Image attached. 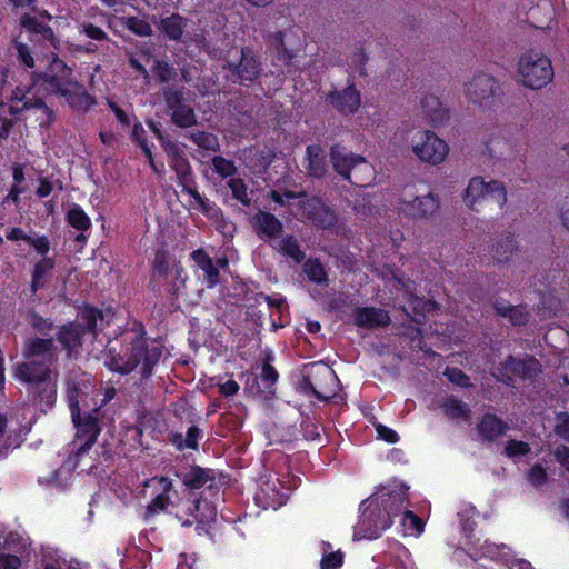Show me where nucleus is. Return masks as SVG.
<instances>
[{
    "label": "nucleus",
    "instance_id": "nucleus-1",
    "mask_svg": "<svg viewBox=\"0 0 569 569\" xmlns=\"http://www.w3.org/2000/svg\"><path fill=\"white\" fill-rule=\"evenodd\" d=\"M409 487L399 480L381 485L361 501L359 520L355 526L353 538L373 540L389 529L396 517H400L405 535L420 536L425 522L420 517L406 508Z\"/></svg>",
    "mask_w": 569,
    "mask_h": 569
},
{
    "label": "nucleus",
    "instance_id": "nucleus-2",
    "mask_svg": "<svg viewBox=\"0 0 569 569\" xmlns=\"http://www.w3.org/2000/svg\"><path fill=\"white\" fill-rule=\"evenodd\" d=\"M23 361L14 367V377L28 386L29 392L51 407L57 398L59 349L53 338L30 337L22 348Z\"/></svg>",
    "mask_w": 569,
    "mask_h": 569
},
{
    "label": "nucleus",
    "instance_id": "nucleus-3",
    "mask_svg": "<svg viewBox=\"0 0 569 569\" xmlns=\"http://www.w3.org/2000/svg\"><path fill=\"white\" fill-rule=\"evenodd\" d=\"M106 366L113 372L128 375L140 366L142 378L151 376L153 367L162 356L158 346L149 347L139 332H126L119 340L109 341Z\"/></svg>",
    "mask_w": 569,
    "mask_h": 569
},
{
    "label": "nucleus",
    "instance_id": "nucleus-4",
    "mask_svg": "<svg viewBox=\"0 0 569 569\" xmlns=\"http://www.w3.org/2000/svg\"><path fill=\"white\" fill-rule=\"evenodd\" d=\"M47 90L66 98L71 108L86 112L94 103V99L84 87L72 78V70L61 59L54 57L49 71L42 76Z\"/></svg>",
    "mask_w": 569,
    "mask_h": 569
},
{
    "label": "nucleus",
    "instance_id": "nucleus-5",
    "mask_svg": "<svg viewBox=\"0 0 569 569\" xmlns=\"http://www.w3.org/2000/svg\"><path fill=\"white\" fill-rule=\"evenodd\" d=\"M330 161L335 171L350 183L365 187L370 182L373 169L365 157L337 143L330 148Z\"/></svg>",
    "mask_w": 569,
    "mask_h": 569
},
{
    "label": "nucleus",
    "instance_id": "nucleus-6",
    "mask_svg": "<svg viewBox=\"0 0 569 569\" xmlns=\"http://www.w3.org/2000/svg\"><path fill=\"white\" fill-rule=\"evenodd\" d=\"M469 557L476 562V569H533L525 559H516L506 545L485 541L471 547Z\"/></svg>",
    "mask_w": 569,
    "mask_h": 569
},
{
    "label": "nucleus",
    "instance_id": "nucleus-7",
    "mask_svg": "<svg viewBox=\"0 0 569 569\" xmlns=\"http://www.w3.org/2000/svg\"><path fill=\"white\" fill-rule=\"evenodd\" d=\"M102 320V312L92 307H86L77 321L64 325L57 333V339L67 351L68 357L79 353L86 333H94L97 321Z\"/></svg>",
    "mask_w": 569,
    "mask_h": 569
},
{
    "label": "nucleus",
    "instance_id": "nucleus-8",
    "mask_svg": "<svg viewBox=\"0 0 569 569\" xmlns=\"http://www.w3.org/2000/svg\"><path fill=\"white\" fill-rule=\"evenodd\" d=\"M518 71L522 83L531 89H541L553 78L550 59L535 50H529L520 57Z\"/></svg>",
    "mask_w": 569,
    "mask_h": 569
},
{
    "label": "nucleus",
    "instance_id": "nucleus-9",
    "mask_svg": "<svg viewBox=\"0 0 569 569\" xmlns=\"http://www.w3.org/2000/svg\"><path fill=\"white\" fill-rule=\"evenodd\" d=\"M276 356L269 348H261L257 355V369L259 373L254 379V383H251V396L260 401L272 400L276 396L277 382L279 379L278 371L276 370L273 362Z\"/></svg>",
    "mask_w": 569,
    "mask_h": 569
},
{
    "label": "nucleus",
    "instance_id": "nucleus-10",
    "mask_svg": "<svg viewBox=\"0 0 569 569\" xmlns=\"http://www.w3.org/2000/svg\"><path fill=\"white\" fill-rule=\"evenodd\" d=\"M463 201L472 210H478V204L489 202L501 209L507 202V192L499 181L486 182L482 178L475 177L465 190Z\"/></svg>",
    "mask_w": 569,
    "mask_h": 569
},
{
    "label": "nucleus",
    "instance_id": "nucleus-11",
    "mask_svg": "<svg viewBox=\"0 0 569 569\" xmlns=\"http://www.w3.org/2000/svg\"><path fill=\"white\" fill-rule=\"evenodd\" d=\"M289 498L288 489L271 473H264L257 480L254 502L262 509L278 510Z\"/></svg>",
    "mask_w": 569,
    "mask_h": 569
},
{
    "label": "nucleus",
    "instance_id": "nucleus-12",
    "mask_svg": "<svg viewBox=\"0 0 569 569\" xmlns=\"http://www.w3.org/2000/svg\"><path fill=\"white\" fill-rule=\"evenodd\" d=\"M541 371L540 362L532 356L515 358L509 356L499 367L495 368L492 375L497 380L507 386H512V376L522 380L531 379Z\"/></svg>",
    "mask_w": 569,
    "mask_h": 569
},
{
    "label": "nucleus",
    "instance_id": "nucleus-13",
    "mask_svg": "<svg viewBox=\"0 0 569 569\" xmlns=\"http://www.w3.org/2000/svg\"><path fill=\"white\" fill-rule=\"evenodd\" d=\"M439 207V199L433 193L426 196H413L403 193L398 199L397 209L398 211L412 219L428 218L432 216Z\"/></svg>",
    "mask_w": 569,
    "mask_h": 569
},
{
    "label": "nucleus",
    "instance_id": "nucleus-14",
    "mask_svg": "<svg viewBox=\"0 0 569 569\" xmlns=\"http://www.w3.org/2000/svg\"><path fill=\"white\" fill-rule=\"evenodd\" d=\"M72 421L76 425L78 431L77 436L79 439H83V442L77 450V456L86 453L92 445L97 441L100 433L99 421L97 417L91 413L81 416L78 403H70Z\"/></svg>",
    "mask_w": 569,
    "mask_h": 569
},
{
    "label": "nucleus",
    "instance_id": "nucleus-15",
    "mask_svg": "<svg viewBox=\"0 0 569 569\" xmlns=\"http://www.w3.org/2000/svg\"><path fill=\"white\" fill-rule=\"evenodd\" d=\"M412 150L420 160L438 164L446 159L449 147L445 140L433 132L425 131L421 134L420 141L413 144Z\"/></svg>",
    "mask_w": 569,
    "mask_h": 569
},
{
    "label": "nucleus",
    "instance_id": "nucleus-16",
    "mask_svg": "<svg viewBox=\"0 0 569 569\" xmlns=\"http://www.w3.org/2000/svg\"><path fill=\"white\" fill-rule=\"evenodd\" d=\"M499 90L498 81L487 72H479L466 84L467 99L477 104H486Z\"/></svg>",
    "mask_w": 569,
    "mask_h": 569
},
{
    "label": "nucleus",
    "instance_id": "nucleus-17",
    "mask_svg": "<svg viewBox=\"0 0 569 569\" xmlns=\"http://www.w3.org/2000/svg\"><path fill=\"white\" fill-rule=\"evenodd\" d=\"M526 22L537 29H550L556 17V7L552 0H526L522 4Z\"/></svg>",
    "mask_w": 569,
    "mask_h": 569
},
{
    "label": "nucleus",
    "instance_id": "nucleus-18",
    "mask_svg": "<svg viewBox=\"0 0 569 569\" xmlns=\"http://www.w3.org/2000/svg\"><path fill=\"white\" fill-rule=\"evenodd\" d=\"M187 515L191 516L193 520L182 519L178 513L176 517L181 520L183 527H191L193 523H197L196 530L201 535V532L206 530V525L214 521L217 511L209 501L194 499L189 502Z\"/></svg>",
    "mask_w": 569,
    "mask_h": 569
},
{
    "label": "nucleus",
    "instance_id": "nucleus-19",
    "mask_svg": "<svg viewBox=\"0 0 569 569\" xmlns=\"http://www.w3.org/2000/svg\"><path fill=\"white\" fill-rule=\"evenodd\" d=\"M148 487L159 488L160 492L149 502L146 508L144 519L149 520L159 512H163L171 503L170 491L173 489L172 481L167 477H153L146 482Z\"/></svg>",
    "mask_w": 569,
    "mask_h": 569
},
{
    "label": "nucleus",
    "instance_id": "nucleus-20",
    "mask_svg": "<svg viewBox=\"0 0 569 569\" xmlns=\"http://www.w3.org/2000/svg\"><path fill=\"white\" fill-rule=\"evenodd\" d=\"M355 326L362 329L385 328L391 319L387 310L377 307H356L352 311Z\"/></svg>",
    "mask_w": 569,
    "mask_h": 569
},
{
    "label": "nucleus",
    "instance_id": "nucleus-21",
    "mask_svg": "<svg viewBox=\"0 0 569 569\" xmlns=\"http://www.w3.org/2000/svg\"><path fill=\"white\" fill-rule=\"evenodd\" d=\"M327 100L342 114L356 113L361 103L360 92L355 88L353 83H349L342 90L331 91Z\"/></svg>",
    "mask_w": 569,
    "mask_h": 569
},
{
    "label": "nucleus",
    "instance_id": "nucleus-22",
    "mask_svg": "<svg viewBox=\"0 0 569 569\" xmlns=\"http://www.w3.org/2000/svg\"><path fill=\"white\" fill-rule=\"evenodd\" d=\"M254 228L262 240L271 242L280 236L283 224L274 214L260 211L254 217Z\"/></svg>",
    "mask_w": 569,
    "mask_h": 569
},
{
    "label": "nucleus",
    "instance_id": "nucleus-23",
    "mask_svg": "<svg viewBox=\"0 0 569 569\" xmlns=\"http://www.w3.org/2000/svg\"><path fill=\"white\" fill-rule=\"evenodd\" d=\"M267 43L268 49L273 54V63L276 66H288L291 62L295 52L287 47L283 32L277 31L270 33L267 38Z\"/></svg>",
    "mask_w": 569,
    "mask_h": 569
},
{
    "label": "nucleus",
    "instance_id": "nucleus-24",
    "mask_svg": "<svg viewBox=\"0 0 569 569\" xmlns=\"http://www.w3.org/2000/svg\"><path fill=\"white\" fill-rule=\"evenodd\" d=\"M306 159L308 161V176L317 179L326 176L328 171L327 156L319 144H311L307 147Z\"/></svg>",
    "mask_w": 569,
    "mask_h": 569
},
{
    "label": "nucleus",
    "instance_id": "nucleus-25",
    "mask_svg": "<svg viewBox=\"0 0 569 569\" xmlns=\"http://www.w3.org/2000/svg\"><path fill=\"white\" fill-rule=\"evenodd\" d=\"M191 258L194 263L203 271L207 287H216L220 282V272L209 254L203 249H197L191 252Z\"/></svg>",
    "mask_w": 569,
    "mask_h": 569
},
{
    "label": "nucleus",
    "instance_id": "nucleus-26",
    "mask_svg": "<svg viewBox=\"0 0 569 569\" xmlns=\"http://www.w3.org/2000/svg\"><path fill=\"white\" fill-rule=\"evenodd\" d=\"M507 428V423L492 413H486L477 426L478 433L485 441H492L499 438Z\"/></svg>",
    "mask_w": 569,
    "mask_h": 569
},
{
    "label": "nucleus",
    "instance_id": "nucleus-27",
    "mask_svg": "<svg viewBox=\"0 0 569 569\" xmlns=\"http://www.w3.org/2000/svg\"><path fill=\"white\" fill-rule=\"evenodd\" d=\"M421 107L428 122L432 127H440L448 120V110L438 97L429 94L421 101Z\"/></svg>",
    "mask_w": 569,
    "mask_h": 569
},
{
    "label": "nucleus",
    "instance_id": "nucleus-28",
    "mask_svg": "<svg viewBox=\"0 0 569 569\" xmlns=\"http://www.w3.org/2000/svg\"><path fill=\"white\" fill-rule=\"evenodd\" d=\"M495 310L501 317L508 318L513 326L525 325L529 319V315L525 307L512 306L503 299H497L495 301Z\"/></svg>",
    "mask_w": 569,
    "mask_h": 569
},
{
    "label": "nucleus",
    "instance_id": "nucleus-29",
    "mask_svg": "<svg viewBox=\"0 0 569 569\" xmlns=\"http://www.w3.org/2000/svg\"><path fill=\"white\" fill-rule=\"evenodd\" d=\"M188 19L173 13L170 17H166L160 21V30L168 37L170 40L179 41L182 39L184 29L188 26Z\"/></svg>",
    "mask_w": 569,
    "mask_h": 569
},
{
    "label": "nucleus",
    "instance_id": "nucleus-30",
    "mask_svg": "<svg viewBox=\"0 0 569 569\" xmlns=\"http://www.w3.org/2000/svg\"><path fill=\"white\" fill-rule=\"evenodd\" d=\"M54 266L56 261L50 257H44L34 264L30 284L33 293L44 287L46 280L51 276Z\"/></svg>",
    "mask_w": 569,
    "mask_h": 569
},
{
    "label": "nucleus",
    "instance_id": "nucleus-31",
    "mask_svg": "<svg viewBox=\"0 0 569 569\" xmlns=\"http://www.w3.org/2000/svg\"><path fill=\"white\" fill-rule=\"evenodd\" d=\"M308 214L316 226L323 229H329L337 222L335 212L328 206L321 202H316L310 206Z\"/></svg>",
    "mask_w": 569,
    "mask_h": 569
},
{
    "label": "nucleus",
    "instance_id": "nucleus-32",
    "mask_svg": "<svg viewBox=\"0 0 569 569\" xmlns=\"http://www.w3.org/2000/svg\"><path fill=\"white\" fill-rule=\"evenodd\" d=\"M213 479L214 475L211 469H203L199 466H193L183 475L182 481L191 489H199Z\"/></svg>",
    "mask_w": 569,
    "mask_h": 569
},
{
    "label": "nucleus",
    "instance_id": "nucleus-33",
    "mask_svg": "<svg viewBox=\"0 0 569 569\" xmlns=\"http://www.w3.org/2000/svg\"><path fill=\"white\" fill-rule=\"evenodd\" d=\"M170 119L173 124L182 129L191 128L198 123L194 109L187 103L171 110Z\"/></svg>",
    "mask_w": 569,
    "mask_h": 569
},
{
    "label": "nucleus",
    "instance_id": "nucleus-34",
    "mask_svg": "<svg viewBox=\"0 0 569 569\" xmlns=\"http://www.w3.org/2000/svg\"><path fill=\"white\" fill-rule=\"evenodd\" d=\"M440 407L452 419L468 420L470 418L471 410L469 406L453 396L448 397Z\"/></svg>",
    "mask_w": 569,
    "mask_h": 569
},
{
    "label": "nucleus",
    "instance_id": "nucleus-35",
    "mask_svg": "<svg viewBox=\"0 0 569 569\" xmlns=\"http://www.w3.org/2000/svg\"><path fill=\"white\" fill-rule=\"evenodd\" d=\"M278 251L282 256L290 258L296 263H300L305 259V252L293 236H287L282 238L278 242Z\"/></svg>",
    "mask_w": 569,
    "mask_h": 569
},
{
    "label": "nucleus",
    "instance_id": "nucleus-36",
    "mask_svg": "<svg viewBox=\"0 0 569 569\" xmlns=\"http://www.w3.org/2000/svg\"><path fill=\"white\" fill-rule=\"evenodd\" d=\"M540 300L537 311L540 319H547L555 316L560 307V300L550 291L542 292L538 289Z\"/></svg>",
    "mask_w": 569,
    "mask_h": 569
},
{
    "label": "nucleus",
    "instance_id": "nucleus-37",
    "mask_svg": "<svg viewBox=\"0 0 569 569\" xmlns=\"http://www.w3.org/2000/svg\"><path fill=\"white\" fill-rule=\"evenodd\" d=\"M476 515V508L471 505H461L457 511V517L459 519L460 529L462 535L467 540L471 539V536L475 531L476 522L473 517Z\"/></svg>",
    "mask_w": 569,
    "mask_h": 569
},
{
    "label": "nucleus",
    "instance_id": "nucleus-38",
    "mask_svg": "<svg viewBox=\"0 0 569 569\" xmlns=\"http://www.w3.org/2000/svg\"><path fill=\"white\" fill-rule=\"evenodd\" d=\"M322 557L320 560V569H339L343 563V553L341 550L333 551L332 546L321 542Z\"/></svg>",
    "mask_w": 569,
    "mask_h": 569
},
{
    "label": "nucleus",
    "instance_id": "nucleus-39",
    "mask_svg": "<svg viewBox=\"0 0 569 569\" xmlns=\"http://www.w3.org/2000/svg\"><path fill=\"white\" fill-rule=\"evenodd\" d=\"M303 272L309 281L319 286L328 284V274L318 259H308L303 264Z\"/></svg>",
    "mask_w": 569,
    "mask_h": 569
},
{
    "label": "nucleus",
    "instance_id": "nucleus-40",
    "mask_svg": "<svg viewBox=\"0 0 569 569\" xmlns=\"http://www.w3.org/2000/svg\"><path fill=\"white\" fill-rule=\"evenodd\" d=\"M22 109L31 110L37 109L39 111H44L46 117H38L37 120L41 127H48L54 121L53 111L44 103L41 98L36 97H27L24 102L22 103Z\"/></svg>",
    "mask_w": 569,
    "mask_h": 569
},
{
    "label": "nucleus",
    "instance_id": "nucleus-41",
    "mask_svg": "<svg viewBox=\"0 0 569 569\" xmlns=\"http://www.w3.org/2000/svg\"><path fill=\"white\" fill-rule=\"evenodd\" d=\"M20 24L29 32L41 34L47 40H51L54 37L52 29L48 24L30 14H23L20 19Z\"/></svg>",
    "mask_w": 569,
    "mask_h": 569
},
{
    "label": "nucleus",
    "instance_id": "nucleus-42",
    "mask_svg": "<svg viewBox=\"0 0 569 569\" xmlns=\"http://www.w3.org/2000/svg\"><path fill=\"white\" fill-rule=\"evenodd\" d=\"M68 223L79 231H87L91 221L79 204L73 203L67 212Z\"/></svg>",
    "mask_w": 569,
    "mask_h": 569
},
{
    "label": "nucleus",
    "instance_id": "nucleus-43",
    "mask_svg": "<svg viewBox=\"0 0 569 569\" xmlns=\"http://www.w3.org/2000/svg\"><path fill=\"white\" fill-rule=\"evenodd\" d=\"M171 274L173 276V281L169 284L168 291L172 297L177 298L183 293L188 277L180 262H173Z\"/></svg>",
    "mask_w": 569,
    "mask_h": 569
},
{
    "label": "nucleus",
    "instance_id": "nucleus-44",
    "mask_svg": "<svg viewBox=\"0 0 569 569\" xmlns=\"http://www.w3.org/2000/svg\"><path fill=\"white\" fill-rule=\"evenodd\" d=\"M516 240L510 233L501 242H497L493 249V258L498 263H506L510 260L513 254Z\"/></svg>",
    "mask_w": 569,
    "mask_h": 569
},
{
    "label": "nucleus",
    "instance_id": "nucleus-45",
    "mask_svg": "<svg viewBox=\"0 0 569 569\" xmlns=\"http://www.w3.org/2000/svg\"><path fill=\"white\" fill-rule=\"evenodd\" d=\"M199 148L208 151L219 150V140L216 134L206 131H194L187 136Z\"/></svg>",
    "mask_w": 569,
    "mask_h": 569
},
{
    "label": "nucleus",
    "instance_id": "nucleus-46",
    "mask_svg": "<svg viewBox=\"0 0 569 569\" xmlns=\"http://www.w3.org/2000/svg\"><path fill=\"white\" fill-rule=\"evenodd\" d=\"M151 72L156 76L159 83H168L174 80L177 72L176 69L166 60L154 59Z\"/></svg>",
    "mask_w": 569,
    "mask_h": 569
},
{
    "label": "nucleus",
    "instance_id": "nucleus-47",
    "mask_svg": "<svg viewBox=\"0 0 569 569\" xmlns=\"http://www.w3.org/2000/svg\"><path fill=\"white\" fill-rule=\"evenodd\" d=\"M162 96L169 110L184 104V88L177 86H166L162 88Z\"/></svg>",
    "mask_w": 569,
    "mask_h": 569
},
{
    "label": "nucleus",
    "instance_id": "nucleus-48",
    "mask_svg": "<svg viewBox=\"0 0 569 569\" xmlns=\"http://www.w3.org/2000/svg\"><path fill=\"white\" fill-rule=\"evenodd\" d=\"M120 22L128 30L140 37H149L152 34L151 26L143 19L138 17H122Z\"/></svg>",
    "mask_w": 569,
    "mask_h": 569
},
{
    "label": "nucleus",
    "instance_id": "nucleus-49",
    "mask_svg": "<svg viewBox=\"0 0 569 569\" xmlns=\"http://www.w3.org/2000/svg\"><path fill=\"white\" fill-rule=\"evenodd\" d=\"M172 266H170L168 258L164 252L158 251L153 261V270H152V280L150 286L152 290H157V286L154 284L156 278H164L171 273Z\"/></svg>",
    "mask_w": 569,
    "mask_h": 569
},
{
    "label": "nucleus",
    "instance_id": "nucleus-50",
    "mask_svg": "<svg viewBox=\"0 0 569 569\" xmlns=\"http://www.w3.org/2000/svg\"><path fill=\"white\" fill-rule=\"evenodd\" d=\"M171 168L176 171V174L182 186L190 182L191 167L183 154L178 156V158L171 161Z\"/></svg>",
    "mask_w": 569,
    "mask_h": 569
},
{
    "label": "nucleus",
    "instance_id": "nucleus-51",
    "mask_svg": "<svg viewBox=\"0 0 569 569\" xmlns=\"http://www.w3.org/2000/svg\"><path fill=\"white\" fill-rule=\"evenodd\" d=\"M27 321L33 330L41 335H46L53 329L52 321L32 310L28 311Z\"/></svg>",
    "mask_w": 569,
    "mask_h": 569
},
{
    "label": "nucleus",
    "instance_id": "nucleus-52",
    "mask_svg": "<svg viewBox=\"0 0 569 569\" xmlns=\"http://www.w3.org/2000/svg\"><path fill=\"white\" fill-rule=\"evenodd\" d=\"M443 375L453 385L461 388L472 387V382L469 376H467L461 369L457 367H447Z\"/></svg>",
    "mask_w": 569,
    "mask_h": 569
},
{
    "label": "nucleus",
    "instance_id": "nucleus-53",
    "mask_svg": "<svg viewBox=\"0 0 569 569\" xmlns=\"http://www.w3.org/2000/svg\"><path fill=\"white\" fill-rule=\"evenodd\" d=\"M212 166L214 171L222 178L231 177L236 172V166L233 161L220 156H214L212 158Z\"/></svg>",
    "mask_w": 569,
    "mask_h": 569
},
{
    "label": "nucleus",
    "instance_id": "nucleus-54",
    "mask_svg": "<svg viewBox=\"0 0 569 569\" xmlns=\"http://www.w3.org/2000/svg\"><path fill=\"white\" fill-rule=\"evenodd\" d=\"M530 451L527 442L520 440H509L505 445V453L509 458H519L526 456Z\"/></svg>",
    "mask_w": 569,
    "mask_h": 569
},
{
    "label": "nucleus",
    "instance_id": "nucleus-55",
    "mask_svg": "<svg viewBox=\"0 0 569 569\" xmlns=\"http://www.w3.org/2000/svg\"><path fill=\"white\" fill-rule=\"evenodd\" d=\"M144 133H146V131H144L142 124L141 123H136L133 126V128H132V131H131V139L139 143V146L141 147L143 153L150 160V163H151L152 168L156 169V167H154V164L152 162V152H151L150 148L148 147L146 139L143 138Z\"/></svg>",
    "mask_w": 569,
    "mask_h": 569
},
{
    "label": "nucleus",
    "instance_id": "nucleus-56",
    "mask_svg": "<svg viewBox=\"0 0 569 569\" xmlns=\"http://www.w3.org/2000/svg\"><path fill=\"white\" fill-rule=\"evenodd\" d=\"M228 186L231 190L232 197L244 206H249V198L247 194V186L241 179H230Z\"/></svg>",
    "mask_w": 569,
    "mask_h": 569
},
{
    "label": "nucleus",
    "instance_id": "nucleus-57",
    "mask_svg": "<svg viewBox=\"0 0 569 569\" xmlns=\"http://www.w3.org/2000/svg\"><path fill=\"white\" fill-rule=\"evenodd\" d=\"M555 433L569 442V413L568 412H558L555 419Z\"/></svg>",
    "mask_w": 569,
    "mask_h": 569
},
{
    "label": "nucleus",
    "instance_id": "nucleus-58",
    "mask_svg": "<svg viewBox=\"0 0 569 569\" xmlns=\"http://www.w3.org/2000/svg\"><path fill=\"white\" fill-rule=\"evenodd\" d=\"M547 472L541 465L536 463L528 472V480L535 487H541L547 481Z\"/></svg>",
    "mask_w": 569,
    "mask_h": 569
},
{
    "label": "nucleus",
    "instance_id": "nucleus-59",
    "mask_svg": "<svg viewBox=\"0 0 569 569\" xmlns=\"http://www.w3.org/2000/svg\"><path fill=\"white\" fill-rule=\"evenodd\" d=\"M16 49L18 52V59L21 63H23L28 68L34 67V59L30 52V49L27 44L17 42Z\"/></svg>",
    "mask_w": 569,
    "mask_h": 569
},
{
    "label": "nucleus",
    "instance_id": "nucleus-60",
    "mask_svg": "<svg viewBox=\"0 0 569 569\" xmlns=\"http://www.w3.org/2000/svg\"><path fill=\"white\" fill-rule=\"evenodd\" d=\"M367 54L365 53V51L361 49L359 50L358 52H356L352 57V61L350 63V69L352 70L353 73H358L359 76H363L365 74V64L367 62Z\"/></svg>",
    "mask_w": 569,
    "mask_h": 569
},
{
    "label": "nucleus",
    "instance_id": "nucleus-61",
    "mask_svg": "<svg viewBox=\"0 0 569 569\" xmlns=\"http://www.w3.org/2000/svg\"><path fill=\"white\" fill-rule=\"evenodd\" d=\"M376 431L378 433V438L385 440L388 443H397L399 441L398 433L387 426L379 423L376 427Z\"/></svg>",
    "mask_w": 569,
    "mask_h": 569
},
{
    "label": "nucleus",
    "instance_id": "nucleus-62",
    "mask_svg": "<svg viewBox=\"0 0 569 569\" xmlns=\"http://www.w3.org/2000/svg\"><path fill=\"white\" fill-rule=\"evenodd\" d=\"M82 31L87 37L93 40L102 41L108 39L107 33L100 27H97L92 23H83Z\"/></svg>",
    "mask_w": 569,
    "mask_h": 569
},
{
    "label": "nucleus",
    "instance_id": "nucleus-63",
    "mask_svg": "<svg viewBox=\"0 0 569 569\" xmlns=\"http://www.w3.org/2000/svg\"><path fill=\"white\" fill-rule=\"evenodd\" d=\"M201 430L197 426L189 427L184 438V446H187L189 449H197L198 440L201 438Z\"/></svg>",
    "mask_w": 569,
    "mask_h": 569
},
{
    "label": "nucleus",
    "instance_id": "nucleus-64",
    "mask_svg": "<svg viewBox=\"0 0 569 569\" xmlns=\"http://www.w3.org/2000/svg\"><path fill=\"white\" fill-rule=\"evenodd\" d=\"M29 244H31L36 251L42 256L47 254L50 249V243L47 237L42 236L39 238H31L29 237V240L27 241Z\"/></svg>",
    "mask_w": 569,
    "mask_h": 569
}]
</instances>
